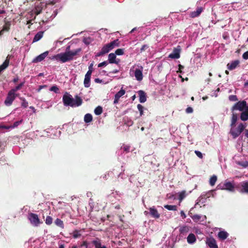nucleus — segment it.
Segmentation results:
<instances>
[{
    "label": "nucleus",
    "mask_w": 248,
    "mask_h": 248,
    "mask_svg": "<svg viewBox=\"0 0 248 248\" xmlns=\"http://www.w3.org/2000/svg\"><path fill=\"white\" fill-rule=\"evenodd\" d=\"M62 102L65 107L72 108L78 107L82 104V99L78 95H76L75 99L67 92L64 93L62 96Z\"/></svg>",
    "instance_id": "1"
},
{
    "label": "nucleus",
    "mask_w": 248,
    "mask_h": 248,
    "mask_svg": "<svg viewBox=\"0 0 248 248\" xmlns=\"http://www.w3.org/2000/svg\"><path fill=\"white\" fill-rule=\"evenodd\" d=\"M119 46V41L118 39H115L110 43L104 46L101 50L95 54L96 57H100L108 53L112 50L115 46Z\"/></svg>",
    "instance_id": "2"
},
{
    "label": "nucleus",
    "mask_w": 248,
    "mask_h": 248,
    "mask_svg": "<svg viewBox=\"0 0 248 248\" xmlns=\"http://www.w3.org/2000/svg\"><path fill=\"white\" fill-rule=\"evenodd\" d=\"M246 126V124L240 123L239 124L237 128H235V126L231 127L230 134L232 136L233 139H236L240 136Z\"/></svg>",
    "instance_id": "3"
},
{
    "label": "nucleus",
    "mask_w": 248,
    "mask_h": 248,
    "mask_svg": "<svg viewBox=\"0 0 248 248\" xmlns=\"http://www.w3.org/2000/svg\"><path fill=\"white\" fill-rule=\"evenodd\" d=\"M51 59L55 60L57 61L61 62L62 63L70 61V58L68 57L67 52L61 53L54 55L51 58Z\"/></svg>",
    "instance_id": "4"
},
{
    "label": "nucleus",
    "mask_w": 248,
    "mask_h": 248,
    "mask_svg": "<svg viewBox=\"0 0 248 248\" xmlns=\"http://www.w3.org/2000/svg\"><path fill=\"white\" fill-rule=\"evenodd\" d=\"M17 93H15L10 90L8 92L4 103L6 106L9 107L12 105L13 101L17 96Z\"/></svg>",
    "instance_id": "5"
},
{
    "label": "nucleus",
    "mask_w": 248,
    "mask_h": 248,
    "mask_svg": "<svg viewBox=\"0 0 248 248\" xmlns=\"http://www.w3.org/2000/svg\"><path fill=\"white\" fill-rule=\"evenodd\" d=\"M248 107L247 105V103L246 100L240 101L236 102L232 108L231 110L232 111L235 110H238L239 111H243L245 110V109L247 108V107Z\"/></svg>",
    "instance_id": "6"
},
{
    "label": "nucleus",
    "mask_w": 248,
    "mask_h": 248,
    "mask_svg": "<svg viewBox=\"0 0 248 248\" xmlns=\"http://www.w3.org/2000/svg\"><path fill=\"white\" fill-rule=\"evenodd\" d=\"M28 219L31 223L34 226H38L40 224V219L38 215L34 213H30L28 216Z\"/></svg>",
    "instance_id": "7"
},
{
    "label": "nucleus",
    "mask_w": 248,
    "mask_h": 248,
    "mask_svg": "<svg viewBox=\"0 0 248 248\" xmlns=\"http://www.w3.org/2000/svg\"><path fill=\"white\" fill-rule=\"evenodd\" d=\"M149 211H145L144 212V214L145 216H147L148 215H150L152 217L155 219L160 217V214L155 206L149 208Z\"/></svg>",
    "instance_id": "8"
},
{
    "label": "nucleus",
    "mask_w": 248,
    "mask_h": 248,
    "mask_svg": "<svg viewBox=\"0 0 248 248\" xmlns=\"http://www.w3.org/2000/svg\"><path fill=\"white\" fill-rule=\"evenodd\" d=\"M181 47L180 46H177L176 47L173 49V50L171 53L169 55V58L172 59H177L180 57V51Z\"/></svg>",
    "instance_id": "9"
},
{
    "label": "nucleus",
    "mask_w": 248,
    "mask_h": 248,
    "mask_svg": "<svg viewBox=\"0 0 248 248\" xmlns=\"http://www.w3.org/2000/svg\"><path fill=\"white\" fill-rule=\"evenodd\" d=\"M180 236L182 238H186L187 235L190 233V227L185 225L181 227L179 229Z\"/></svg>",
    "instance_id": "10"
},
{
    "label": "nucleus",
    "mask_w": 248,
    "mask_h": 248,
    "mask_svg": "<svg viewBox=\"0 0 248 248\" xmlns=\"http://www.w3.org/2000/svg\"><path fill=\"white\" fill-rule=\"evenodd\" d=\"M205 243L210 248H218L216 240L212 236L206 238Z\"/></svg>",
    "instance_id": "11"
},
{
    "label": "nucleus",
    "mask_w": 248,
    "mask_h": 248,
    "mask_svg": "<svg viewBox=\"0 0 248 248\" xmlns=\"http://www.w3.org/2000/svg\"><path fill=\"white\" fill-rule=\"evenodd\" d=\"M225 190L231 192L235 191L234 182L233 181H229L227 180L225 181Z\"/></svg>",
    "instance_id": "12"
},
{
    "label": "nucleus",
    "mask_w": 248,
    "mask_h": 248,
    "mask_svg": "<svg viewBox=\"0 0 248 248\" xmlns=\"http://www.w3.org/2000/svg\"><path fill=\"white\" fill-rule=\"evenodd\" d=\"M143 67L142 66H140L138 68H136L134 71V75L136 79L138 81H141L143 78Z\"/></svg>",
    "instance_id": "13"
},
{
    "label": "nucleus",
    "mask_w": 248,
    "mask_h": 248,
    "mask_svg": "<svg viewBox=\"0 0 248 248\" xmlns=\"http://www.w3.org/2000/svg\"><path fill=\"white\" fill-rule=\"evenodd\" d=\"M48 51H46L35 57L32 61L33 63H37L44 60L48 55Z\"/></svg>",
    "instance_id": "14"
},
{
    "label": "nucleus",
    "mask_w": 248,
    "mask_h": 248,
    "mask_svg": "<svg viewBox=\"0 0 248 248\" xmlns=\"http://www.w3.org/2000/svg\"><path fill=\"white\" fill-rule=\"evenodd\" d=\"M125 93V90L123 89V87L121 88V89L117 92L115 96H114V100L113 101V104L116 105L118 103L119 99L120 97H121L122 96H123Z\"/></svg>",
    "instance_id": "15"
},
{
    "label": "nucleus",
    "mask_w": 248,
    "mask_h": 248,
    "mask_svg": "<svg viewBox=\"0 0 248 248\" xmlns=\"http://www.w3.org/2000/svg\"><path fill=\"white\" fill-rule=\"evenodd\" d=\"M187 242L189 245H193L195 244L197 241V237L195 234L193 233H189L186 238Z\"/></svg>",
    "instance_id": "16"
},
{
    "label": "nucleus",
    "mask_w": 248,
    "mask_h": 248,
    "mask_svg": "<svg viewBox=\"0 0 248 248\" xmlns=\"http://www.w3.org/2000/svg\"><path fill=\"white\" fill-rule=\"evenodd\" d=\"M36 16L34 11L31 10L28 12L26 16L27 19L28 20L27 24H32V21L35 19Z\"/></svg>",
    "instance_id": "17"
},
{
    "label": "nucleus",
    "mask_w": 248,
    "mask_h": 248,
    "mask_svg": "<svg viewBox=\"0 0 248 248\" xmlns=\"http://www.w3.org/2000/svg\"><path fill=\"white\" fill-rule=\"evenodd\" d=\"M22 122H23V120L21 119L20 120L15 122L13 124H12L10 126H5V125L0 126V128H2L3 129H13V128L17 127L19 124H20L22 123Z\"/></svg>",
    "instance_id": "18"
},
{
    "label": "nucleus",
    "mask_w": 248,
    "mask_h": 248,
    "mask_svg": "<svg viewBox=\"0 0 248 248\" xmlns=\"http://www.w3.org/2000/svg\"><path fill=\"white\" fill-rule=\"evenodd\" d=\"M116 55L115 53H111L109 54L108 56V63H115L118 64L120 62V60L118 59L117 60L116 59Z\"/></svg>",
    "instance_id": "19"
},
{
    "label": "nucleus",
    "mask_w": 248,
    "mask_h": 248,
    "mask_svg": "<svg viewBox=\"0 0 248 248\" xmlns=\"http://www.w3.org/2000/svg\"><path fill=\"white\" fill-rule=\"evenodd\" d=\"M241 188L240 192L242 193H248V180L244 181L240 183Z\"/></svg>",
    "instance_id": "20"
},
{
    "label": "nucleus",
    "mask_w": 248,
    "mask_h": 248,
    "mask_svg": "<svg viewBox=\"0 0 248 248\" xmlns=\"http://www.w3.org/2000/svg\"><path fill=\"white\" fill-rule=\"evenodd\" d=\"M81 51V48H78L75 50H71L70 52H67L68 57L70 58V61L72 60L74 57L78 55V54Z\"/></svg>",
    "instance_id": "21"
},
{
    "label": "nucleus",
    "mask_w": 248,
    "mask_h": 248,
    "mask_svg": "<svg viewBox=\"0 0 248 248\" xmlns=\"http://www.w3.org/2000/svg\"><path fill=\"white\" fill-rule=\"evenodd\" d=\"M240 62L239 60H235L231 62L230 63L227 64V68L229 70H232L235 69L239 65Z\"/></svg>",
    "instance_id": "22"
},
{
    "label": "nucleus",
    "mask_w": 248,
    "mask_h": 248,
    "mask_svg": "<svg viewBox=\"0 0 248 248\" xmlns=\"http://www.w3.org/2000/svg\"><path fill=\"white\" fill-rule=\"evenodd\" d=\"M92 244L95 248H107L105 245H102L100 239L96 238L92 241Z\"/></svg>",
    "instance_id": "23"
},
{
    "label": "nucleus",
    "mask_w": 248,
    "mask_h": 248,
    "mask_svg": "<svg viewBox=\"0 0 248 248\" xmlns=\"http://www.w3.org/2000/svg\"><path fill=\"white\" fill-rule=\"evenodd\" d=\"M10 56L8 55L3 63L0 65V73L4 70L9 65Z\"/></svg>",
    "instance_id": "24"
},
{
    "label": "nucleus",
    "mask_w": 248,
    "mask_h": 248,
    "mask_svg": "<svg viewBox=\"0 0 248 248\" xmlns=\"http://www.w3.org/2000/svg\"><path fill=\"white\" fill-rule=\"evenodd\" d=\"M203 11V9L202 7H198L196 11H194L191 12L190 14V17L192 18H194L196 17H198L201 14L202 11Z\"/></svg>",
    "instance_id": "25"
},
{
    "label": "nucleus",
    "mask_w": 248,
    "mask_h": 248,
    "mask_svg": "<svg viewBox=\"0 0 248 248\" xmlns=\"http://www.w3.org/2000/svg\"><path fill=\"white\" fill-rule=\"evenodd\" d=\"M138 94L139 95L140 102L141 103H144L147 100V97H146V95L145 93L142 90H140L138 92Z\"/></svg>",
    "instance_id": "26"
},
{
    "label": "nucleus",
    "mask_w": 248,
    "mask_h": 248,
    "mask_svg": "<svg viewBox=\"0 0 248 248\" xmlns=\"http://www.w3.org/2000/svg\"><path fill=\"white\" fill-rule=\"evenodd\" d=\"M207 198L202 193V195L198 198L196 201L195 205H201L206 202Z\"/></svg>",
    "instance_id": "27"
},
{
    "label": "nucleus",
    "mask_w": 248,
    "mask_h": 248,
    "mask_svg": "<svg viewBox=\"0 0 248 248\" xmlns=\"http://www.w3.org/2000/svg\"><path fill=\"white\" fill-rule=\"evenodd\" d=\"M91 74L86 73L84 80V85L85 88H89L90 86V80L91 77Z\"/></svg>",
    "instance_id": "28"
},
{
    "label": "nucleus",
    "mask_w": 248,
    "mask_h": 248,
    "mask_svg": "<svg viewBox=\"0 0 248 248\" xmlns=\"http://www.w3.org/2000/svg\"><path fill=\"white\" fill-rule=\"evenodd\" d=\"M240 118L242 121H247L248 120V107H247L246 109L242 111Z\"/></svg>",
    "instance_id": "29"
},
{
    "label": "nucleus",
    "mask_w": 248,
    "mask_h": 248,
    "mask_svg": "<svg viewBox=\"0 0 248 248\" xmlns=\"http://www.w3.org/2000/svg\"><path fill=\"white\" fill-rule=\"evenodd\" d=\"M229 236V233L225 231H221L218 233V237L219 239L224 240L226 239Z\"/></svg>",
    "instance_id": "30"
},
{
    "label": "nucleus",
    "mask_w": 248,
    "mask_h": 248,
    "mask_svg": "<svg viewBox=\"0 0 248 248\" xmlns=\"http://www.w3.org/2000/svg\"><path fill=\"white\" fill-rule=\"evenodd\" d=\"M44 31H39L34 36L33 39V42H36L40 40L43 36Z\"/></svg>",
    "instance_id": "31"
},
{
    "label": "nucleus",
    "mask_w": 248,
    "mask_h": 248,
    "mask_svg": "<svg viewBox=\"0 0 248 248\" xmlns=\"http://www.w3.org/2000/svg\"><path fill=\"white\" fill-rule=\"evenodd\" d=\"M238 120V116L236 113H232L231 119V127H234Z\"/></svg>",
    "instance_id": "32"
},
{
    "label": "nucleus",
    "mask_w": 248,
    "mask_h": 248,
    "mask_svg": "<svg viewBox=\"0 0 248 248\" xmlns=\"http://www.w3.org/2000/svg\"><path fill=\"white\" fill-rule=\"evenodd\" d=\"M24 84H25V81H23V82H21L20 84H19L18 85H17V86H16L14 88L11 89L10 91L15 93H16V92L17 91L20 90V89L24 86Z\"/></svg>",
    "instance_id": "33"
},
{
    "label": "nucleus",
    "mask_w": 248,
    "mask_h": 248,
    "mask_svg": "<svg viewBox=\"0 0 248 248\" xmlns=\"http://www.w3.org/2000/svg\"><path fill=\"white\" fill-rule=\"evenodd\" d=\"M122 154L128 153L130 151V146L128 145H123L120 150Z\"/></svg>",
    "instance_id": "34"
},
{
    "label": "nucleus",
    "mask_w": 248,
    "mask_h": 248,
    "mask_svg": "<svg viewBox=\"0 0 248 248\" xmlns=\"http://www.w3.org/2000/svg\"><path fill=\"white\" fill-rule=\"evenodd\" d=\"M81 230H75L72 233V236L74 238L77 239L81 236Z\"/></svg>",
    "instance_id": "35"
},
{
    "label": "nucleus",
    "mask_w": 248,
    "mask_h": 248,
    "mask_svg": "<svg viewBox=\"0 0 248 248\" xmlns=\"http://www.w3.org/2000/svg\"><path fill=\"white\" fill-rule=\"evenodd\" d=\"M93 120L92 115L90 113H87L85 115L84 117V121L86 123H89Z\"/></svg>",
    "instance_id": "36"
},
{
    "label": "nucleus",
    "mask_w": 248,
    "mask_h": 248,
    "mask_svg": "<svg viewBox=\"0 0 248 248\" xmlns=\"http://www.w3.org/2000/svg\"><path fill=\"white\" fill-rule=\"evenodd\" d=\"M19 99L21 101V107L24 108H27L28 106V102L26 100V99L24 97H19Z\"/></svg>",
    "instance_id": "37"
},
{
    "label": "nucleus",
    "mask_w": 248,
    "mask_h": 248,
    "mask_svg": "<svg viewBox=\"0 0 248 248\" xmlns=\"http://www.w3.org/2000/svg\"><path fill=\"white\" fill-rule=\"evenodd\" d=\"M217 181V176L216 175H213L209 180V184L211 186H213L215 185L216 182Z\"/></svg>",
    "instance_id": "38"
},
{
    "label": "nucleus",
    "mask_w": 248,
    "mask_h": 248,
    "mask_svg": "<svg viewBox=\"0 0 248 248\" xmlns=\"http://www.w3.org/2000/svg\"><path fill=\"white\" fill-rule=\"evenodd\" d=\"M54 223L58 226L61 228H64V224L63 221L60 218H57L54 221Z\"/></svg>",
    "instance_id": "39"
},
{
    "label": "nucleus",
    "mask_w": 248,
    "mask_h": 248,
    "mask_svg": "<svg viewBox=\"0 0 248 248\" xmlns=\"http://www.w3.org/2000/svg\"><path fill=\"white\" fill-rule=\"evenodd\" d=\"M177 206L175 205H165L164 208L170 211H176L177 210Z\"/></svg>",
    "instance_id": "40"
},
{
    "label": "nucleus",
    "mask_w": 248,
    "mask_h": 248,
    "mask_svg": "<svg viewBox=\"0 0 248 248\" xmlns=\"http://www.w3.org/2000/svg\"><path fill=\"white\" fill-rule=\"evenodd\" d=\"M103 112V108L101 106H98L94 110V112L95 115H100Z\"/></svg>",
    "instance_id": "41"
},
{
    "label": "nucleus",
    "mask_w": 248,
    "mask_h": 248,
    "mask_svg": "<svg viewBox=\"0 0 248 248\" xmlns=\"http://www.w3.org/2000/svg\"><path fill=\"white\" fill-rule=\"evenodd\" d=\"M203 194L204 195V196L206 197L207 199L210 197L211 196L214 197V195L216 194V193L214 192V190H210L207 192L203 193Z\"/></svg>",
    "instance_id": "42"
},
{
    "label": "nucleus",
    "mask_w": 248,
    "mask_h": 248,
    "mask_svg": "<svg viewBox=\"0 0 248 248\" xmlns=\"http://www.w3.org/2000/svg\"><path fill=\"white\" fill-rule=\"evenodd\" d=\"M236 164L239 166L243 167L244 168H246L248 167V161H237Z\"/></svg>",
    "instance_id": "43"
},
{
    "label": "nucleus",
    "mask_w": 248,
    "mask_h": 248,
    "mask_svg": "<svg viewBox=\"0 0 248 248\" xmlns=\"http://www.w3.org/2000/svg\"><path fill=\"white\" fill-rule=\"evenodd\" d=\"M93 39L90 37H85L83 39V43L86 45L90 44L93 42Z\"/></svg>",
    "instance_id": "44"
},
{
    "label": "nucleus",
    "mask_w": 248,
    "mask_h": 248,
    "mask_svg": "<svg viewBox=\"0 0 248 248\" xmlns=\"http://www.w3.org/2000/svg\"><path fill=\"white\" fill-rule=\"evenodd\" d=\"M178 199L180 201L183 200L186 197V194L185 190H183L178 193Z\"/></svg>",
    "instance_id": "45"
},
{
    "label": "nucleus",
    "mask_w": 248,
    "mask_h": 248,
    "mask_svg": "<svg viewBox=\"0 0 248 248\" xmlns=\"http://www.w3.org/2000/svg\"><path fill=\"white\" fill-rule=\"evenodd\" d=\"M124 121L125 124H126L128 126H131L133 124V122L132 120L128 118H125Z\"/></svg>",
    "instance_id": "46"
},
{
    "label": "nucleus",
    "mask_w": 248,
    "mask_h": 248,
    "mask_svg": "<svg viewBox=\"0 0 248 248\" xmlns=\"http://www.w3.org/2000/svg\"><path fill=\"white\" fill-rule=\"evenodd\" d=\"M49 91L54 92L56 93H59V89L56 85H54L51 87L49 89Z\"/></svg>",
    "instance_id": "47"
},
{
    "label": "nucleus",
    "mask_w": 248,
    "mask_h": 248,
    "mask_svg": "<svg viewBox=\"0 0 248 248\" xmlns=\"http://www.w3.org/2000/svg\"><path fill=\"white\" fill-rule=\"evenodd\" d=\"M124 49H123V48L117 49V50H116V51L115 52V54H116V55H118V56L122 55L124 54Z\"/></svg>",
    "instance_id": "48"
},
{
    "label": "nucleus",
    "mask_w": 248,
    "mask_h": 248,
    "mask_svg": "<svg viewBox=\"0 0 248 248\" xmlns=\"http://www.w3.org/2000/svg\"><path fill=\"white\" fill-rule=\"evenodd\" d=\"M217 189H220V190H225V181L223 183H221L219 184L217 187Z\"/></svg>",
    "instance_id": "49"
},
{
    "label": "nucleus",
    "mask_w": 248,
    "mask_h": 248,
    "mask_svg": "<svg viewBox=\"0 0 248 248\" xmlns=\"http://www.w3.org/2000/svg\"><path fill=\"white\" fill-rule=\"evenodd\" d=\"M45 222L47 225L51 224L52 223V217H51L50 216H47L46 218Z\"/></svg>",
    "instance_id": "50"
},
{
    "label": "nucleus",
    "mask_w": 248,
    "mask_h": 248,
    "mask_svg": "<svg viewBox=\"0 0 248 248\" xmlns=\"http://www.w3.org/2000/svg\"><path fill=\"white\" fill-rule=\"evenodd\" d=\"M138 109L140 113V115L142 116L143 114L144 107L140 104H138L137 106Z\"/></svg>",
    "instance_id": "51"
},
{
    "label": "nucleus",
    "mask_w": 248,
    "mask_h": 248,
    "mask_svg": "<svg viewBox=\"0 0 248 248\" xmlns=\"http://www.w3.org/2000/svg\"><path fill=\"white\" fill-rule=\"evenodd\" d=\"M32 11H34V13L35 14V15L37 16L41 13V12L42 11V8L37 6V7H36L34 9L32 10Z\"/></svg>",
    "instance_id": "52"
},
{
    "label": "nucleus",
    "mask_w": 248,
    "mask_h": 248,
    "mask_svg": "<svg viewBox=\"0 0 248 248\" xmlns=\"http://www.w3.org/2000/svg\"><path fill=\"white\" fill-rule=\"evenodd\" d=\"M229 100L230 101H236L238 100V98L235 95H231L229 96Z\"/></svg>",
    "instance_id": "53"
},
{
    "label": "nucleus",
    "mask_w": 248,
    "mask_h": 248,
    "mask_svg": "<svg viewBox=\"0 0 248 248\" xmlns=\"http://www.w3.org/2000/svg\"><path fill=\"white\" fill-rule=\"evenodd\" d=\"M93 62L91 63L89 65V67H88V71H87V72L86 73L92 74V73L93 72Z\"/></svg>",
    "instance_id": "54"
},
{
    "label": "nucleus",
    "mask_w": 248,
    "mask_h": 248,
    "mask_svg": "<svg viewBox=\"0 0 248 248\" xmlns=\"http://www.w3.org/2000/svg\"><path fill=\"white\" fill-rule=\"evenodd\" d=\"M195 153L200 158L202 159L203 158L202 154L200 151L196 150L195 151Z\"/></svg>",
    "instance_id": "55"
},
{
    "label": "nucleus",
    "mask_w": 248,
    "mask_h": 248,
    "mask_svg": "<svg viewBox=\"0 0 248 248\" xmlns=\"http://www.w3.org/2000/svg\"><path fill=\"white\" fill-rule=\"evenodd\" d=\"M149 48V46L148 45L145 44L143 45L140 49V53H142L143 51L145 50L146 49Z\"/></svg>",
    "instance_id": "56"
},
{
    "label": "nucleus",
    "mask_w": 248,
    "mask_h": 248,
    "mask_svg": "<svg viewBox=\"0 0 248 248\" xmlns=\"http://www.w3.org/2000/svg\"><path fill=\"white\" fill-rule=\"evenodd\" d=\"M108 61H104L98 64V67H101L104 66H106L108 64Z\"/></svg>",
    "instance_id": "57"
},
{
    "label": "nucleus",
    "mask_w": 248,
    "mask_h": 248,
    "mask_svg": "<svg viewBox=\"0 0 248 248\" xmlns=\"http://www.w3.org/2000/svg\"><path fill=\"white\" fill-rule=\"evenodd\" d=\"M201 217V216L199 215H194L192 217L193 219L195 220H199L200 219Z\"/></svg>",
    "instance_id": "58"
},
{
    "label": "nucleus",
    "mask_w": 248,
    "mask_h": 248,
    "mask_svg": "<svg viewBox=\"0 0 248 248\" xmlns=\"http://www.w3.org/2000/svg\"><path fill=\"white\" fill-rule=\"evenodd\" d=\"M81 247H84V248H88V242L86 241H84L80 245Z\"/></svg>",
    "instance_id": "59"
},
{
    "label": "nucleus",
    "mask_w": 248,
    "mask_h": 248,
    "mask_svg": "<svg viewBox=\"0 0 248 248\" xmlns=\"http://www.w3.org/2000/svg\"><path fill=\"white\" fill-rule=\"evenodd\" d=\"M46 87H47L46 85H40L36 91L37 92H40L42 89L46 88Z\"/></svg>",
    "instance_id": "60"
},
{
    "label": "nucleus",
    "mask_w": 248,
    "mask_h": 248,
    "mask_svg": "<svg viewBox=\"0 0 248 248\" xmlns=\"http://www.w3.org/2000/svg\"><path fill=\"white\" fill-rule=\"evenodd\" d=\"M219 88H217L216 90H215L213 93L211 94L212 96L217 97L218 94L217 93L219 92Z\"/></svg>",
    "instance_id": "61"
},
{
    "label": "nucleus",
    "mask_w": 248,
    "mask_h": 248,
    "mask_svg": "<svg viewBox=\"0 0 248 248\" xmlns=\"http://www.w3.org/2000/svg\"><path fill=\"white\" fill-rule=\"evenodd\" d=\"M193 108L190 107L187 108L186 109V112L187 113H191L193 112Z\"/></svg>",
    "instance_id": "62"
},
{
    "label": "nucleus",
    "mask_w": 248,
    "mask_h": 248,
    "mask_svg": "<svg viewBox=\"0 0 248 248\" xmlns=\"http://www.w3.org/2000/svg\"><path fill=\"white\" fill-rule=\"evenodd\" d=\"M242 57L244 60L248 59V51L244 52L242 55Z\"/></svg>",
    "instance_id": "63"
},
{
    "label": "nucleus",
    "mask_w": 248,
    "mask_h": 248,
    "mask_svg": "<svg viewBox=\"0 0 248 248\" xmlns=\"http://www.w3.org/2000/svg\"><path fill=\"white\" fill-rule=\"evenodd\" d=\"M180 215L183 219H185L186 217V215L183 211L180 212Z\"/></svg>",
    "instance_id": "64"
}]
</instances>
